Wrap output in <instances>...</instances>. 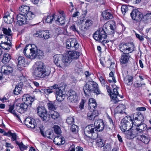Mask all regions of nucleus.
<instances>
[{
    "mask_svg": "<svg viewBox=\"0 0 151 151\" xmlns=\"http://www.w3.org/2000/svg\"><path fill=\"white\" fill-rule=\"evenodd\" d=\"M85 96L88 97L91 96V93L93 92L98 95L100 94V91L98 87V85L93 81H90L87 83L83 87Z\"/></svg>",
    "mask_w": 151,
    "mask_h": 151,
    "instance_id": "nucleus-1",
    "label": "nucleus"
},
{
    "mask_svg": "<svg viewBox=\"0 0 151 151\" xmlns=\"http://www.w3.org/2000/svg\"><path fill=\"white\" fill-rule=\"evenodd\" d=\"M24 55L27 58L30 59H34L38 55V48L34 44L26 45L23 51Z\"/></svg>",
    "mask_w": 151,
    "mask_h": 151,
    "instance_id": "nucleus-2",
    "label": "nucleus"
},
{
    "mask_svg": "<svg viewBox=\"0 0 151 151\" xmlns=\"http://www.w3.org/2000/svg\"><path fill=\"white\" fill-rule=\"evenodd\" d=\"M53 58L55 63L58 67L61 68L65 69L69 65V61H67L66 56L64 58L61 54H56L54 55Z\"/></svg>",
    "mask_w": 151,
    "mask_h": 151,
    "instance_id": "nucleus-3",
    "label": "nucleus"
},
{
    "mask_svg": "<svg viewBox=\"0 0 151 151\" xmlns=\"http://www.w3.org/2000/svg\"><path fill=\"white\" fill-rule=\"evenodd\" d=\"M66 86V85L63 84V85L61 86H59L57 84L54 85L52 86L53 89L55 90V93L58 101H62L65 98V89Z\"/></svg>",
    "mask_w": 151,
    "mask_h": 151,
    "instance_id": "nucleus-4",
    "label": "nucleus"
},
{
    "mask_svg": "<svg viewBox=\"0 0 151 151\" xmlns=\"http://www.w3.org/2000/svg\"><path fill=\"white\" fill-rule=\"evenodd\" d=\"M133 123L132 119L130 116H126L122 120L121 124L120 125V128L122 132L127 131V133L132 128Z\"/></svg>",
    "mask_w": 151,
    "mask_h": 151,
    "instance_id": "nucleus-5",
    "label": "nucleus"
},
{
    "mask_svg": "<svg viewBox=\"0 0 151 151\" xmlns=\"http://www.w3.org/2000/svg\"><path fill=\"white\" fill-rule=\"evenodd\" d=\"M107 37L103 28L100 29L93 35V37L95 40L101 42L104 45L105 43L109 42V41L105 40Z\"/></svg>",
    "mask_w": 151,
    "mask_h": 151,
    "instance_id": "nucleus-6",
    "label": "nucleus"
},
{
    "mask_svg": "<svg viewBox=\"0 0 151 151\" xmlns=\"http://www.w3.org/2000/svg\"><path fill=\"white\" fill-rule=\"evenodd\" d=\"M50 73V70L46 68L43 63L38 62V77L43 78L48 76Z\"/></svg>",
    "mask_w": 151,
    "mask_h": 151,
    "instance_id": "nucleus-7",
    "label": "nucleus"
},
{
    "mask_svg": "<svg viewBox=\"0 0 151 151\" xmlns=\"http://www.w3.org/2000/svg\"><path fill=\"white\" fill-rule=\"evenodd\" d=\"M88 105L91 109V111H89L87 114V116L88 119L90 120H93L98 115V112L95 110L97 107V104L96 102L93 103L88 104Z\"/></svg>",
    "mask_w": 151,
    "mask_h": 151,
    "instance_id": "nucleus-8",
    "label": "nucleus"
},
{
    "mask_svg": "<svg viewBox=\"0 0 151 151\" xmlns=\"http://www.w3.org/2000/svg\"><path fill=\"white\" fill-rule=\"evenodd\" d=\"M38 115L41 120L46 122L50 119V114H47V111L43 106L38 107Z\"/></svg>",
    "mask_w": 151,
    "mask_h": 151,
    "instance_id": "nucleus-9",
    "label": "nucleus"
},
{
    "mask_svg": "<svg viewBox=\"0 0 151 151\" xmlns=\"http://www.w3.org/2000/svg\"><path fill=\"white\" fill-rule=\"evenodd\" d=\"M133 46L131 43L121 44L119 47L120 51L123 53H129L133 50Z\"/></svg>",
    "mask_w": 151,
    "mask_h": 151,
    "instance_id": "nucleus-10",
    "label": "nucleus"
},
{
    "mask_svg": "<svg viewBox=\"0 0 151 151\" xmlns=\"http://www.w3.org/2000/svg\"><path fill=\"white\" fill-rule=\"evenodd\" d=\"M130 15L132 19L136 22H139L142 19V14L138 9H133L130 13Z\"/></svg>",
    "mask_w": 151,
    "mask_h": 151,
    "instance_id": "nucleus-11",
    "label": "nucleus"
},
{
    "mask_svg": "<svg viewBox=\"0 0 151 151\" xmlns=\"http://www.w3.org/2000/svg\"><path fill=\"white\" fill-rule=\"evenodd\" d=\"M66 44V48L68 49L72 47L76 49L79 47V45L76 40L75 38H70L67 40Z\"/></svg>",
    "mask_w": 151,
    "mask_h": 151,
    "instance_id": "nucleus-12",
    "label": "nucleus"
},
{
    "mask_svg": "<svg viewBox=\"0 0 151 151\" xmlns=\"http://www.w3.org/2000/svg\"><path fill=\"white\" fill-rule=\"evenodd\" d=\"M110 96L113 99L112 102L114 104L117 103L119 101L118 97H120L122 98H123L122 96H121L119 95L117 88H115L113 89V92H111L110 93Z\"/></svg>",
    "mask_w": 151,
    "mask_h": 151,
    "instance_id": "nucleus-13",
    "label": "nucleus"
},
{
    "mask_svg": "<svg viewBox=\"0 0 151 151\" xmlns=\"http://www.w3.org/2000/svg\"><path fill=\"white\" fill-rule=\"evenodd\" d=\"M95 128L93 124H91L86 126L84 130V133L86 136L92 137V136L94 133Z\"/></svg>",
    "mask_w": 151,
    "mask_h": 151,
    "instance_id": "nucleus-14",
    "label": "nucleus"
},
{
    "mask_svg": "<svg viewBox=\"0 0 151 151\" xmlns=\"http://www.w3.org/2000/svg\"><path fill=\"white\" fill-rule=\"evenodd\" d=\"M24 123L28 128L35 129L37 127V124L34 119H31L30 117H27L24 121Z\"/></svg>",
    "mask_w": 151,
    "mask_h": 151,
    "instance_id": "nucleus-15",
    "label": "nucleus"
},
{
    "mask_svg": "<svg viewBox=\"0 0 151 151\" xmlns=\"http://www.w3.org/2000/svg\"><path fill=\"white\" fill-rule=\"evenodd\" d=\"M93 126L95 128V131L99 132L102 131L104 127L103 122L100 119L95 121Z\"/></svg>",
    "mask_w": 151,
    "mask_h": 151,
    "instance_id": "nucleus-16",
    "label": "nucleus"
},
{
    "mask_svg": "<svg viewBox=\"0 0 151 151\" xmlns=\"http://www.w3.org/2000/svg\"><path fill=\"white\" fill-rule=\"evenodd\" d=\"M68 54V55L66 57L67 61H69V63L71 62L72 59L78 58L80 55V53L75 51H69Z\"/></svg>",
    "mask_w": 151,
    "mask_h": 151,
    "instance_id": "nucleus-17",
    "label": "nucleus"
},
{
    "mask_svg": "<svg viewBox=\"0 0 151 151\" xmlns=\"http://www.w3.org/2000/svg\"><path fill=\"white\" fill-rule=\"evenodd\" d=\"M133 119H132V121H133L134 123H137V122L139 121L142 122L144 119V117L143 115L141 112H136L133 114L132 116Z\"/></svg>",
    "mask_w": 151,
    "mask_h": 151,
    "instance_id": "nucleus-18",
    "label": "nucleus"
},
{
    "mask_svg": "<svg viewBox=\"0 0 151 151\" xmlns=\"http://www.w3.org/2000/svg\"><path fill=\"white\" fill-rule=\"evenodd\" d=\"M68 101L72 103H75L78 100V96L76 93L74 91H70L69 96L67 98Z\"/></svg>",
    "mask_w": 151,
    "mask_h": 151,
    "instance_id": "nucleus-19",
    "label": "nucleus"
},
{
    "mask_svg": "<svg viewBox=\"0 0 151 151\" xmlns=\"http://www.w3.org/2000/svg\"><path fill=\"white\" fill-rule=\"evenodd\" d=\"M40 129L41 135L43 137L47 136L50 139L53 138V132L51 131L49 132L47 131L46 132H45L44 128L43 126L41 125L40 127Z\"/></svg>",
    "mask_w": 151,
    "mask_h": 151,
    "instance_id": "nucleus-20",
    "label": "nucleus"
},
{
    "mask_svg": "<svg viewBox=\"0 0 151 151\" xmlns=\"http://www.w3.org/2000/svg\"><path fill=\"white\" fill-rule=\"evenodd\" d=\"M38 37L47 40L50 37L51 34L49 30H39V32H38Z\"/></svg>",
    "mask_w": 151,
    "mask_h": 151,
    "instance_id": "nucleus-21",
    "label": "nucleus"
},
{
    "mask_svg": "<svg viewBox=\"0 0 151 151\" xmlns=\"http://www.w3.org/2000/svg\"><path fill=\"white\" fill-rule=\"evenodd\" d=\"M17 22L20 25L26 24L27 21H26V17L23 14H19L17 16Z\"/></svg>",
    "mask_w": 151,
    "mask_h": 151,
    "instance_id": "nucleus-22",
    "label": "nucleus"
},
{
    "mask_svg": "<svg viewBox=\"0 0 151 151\" xmlns=\"http://www.w3.org/2000/svg\"><path fill=\"white\" fill-rule=\"evenodd\" d=\"M18 69L19 70H21L24 69L25 67V59L23 57L20 56L18 58Z\"/></svg>",
    "mask_w": 151,
    "mask_h": 151,
    "instance_id": "nucleus-23",
    "label": "nucleus"
},
{
    "mask_svg": "<svg viewBox=\"0 0 151 151\" xmlns=\"http://www.w3.org/2000/svg\"><path fill=\"white\" fill-rule=\"evenodd\" d=\"M35 98V97H32L29 95L25 94L23 96L22 100L23 101L27 103L29 106H31L32 103L34 100Z\"/></svg>",
    "mask_w": 151,
    "mask_h": 151,
    "instance_id": "nucleus-24",
    "label": "nucleus"
},
{
    "mask_svg": "<svg viewBox=\"0 0 151 151\" xmlns=\"http://www.w3.org/2000/svg\"><path fill=\"white\" fill-rule=\"evenodd\" d=\"M111 22L112 24H109L108 22H107L105 24L104 26H106L108 25L109 26V25L110 29L111 31V32H109L108 33L109 34L111 35L114 34L113 36H114L115 34L117 35L118 34L117 32L115 31V29L116 28V26L114 24V21H112Z\"/></svg>",
    "mask_w": 151,
    "mask_h": 151,
    "instance_id": "nucleus-25",
    "label": "nucleus"
},
{
    "mask_svg": "<svg viewBox=\"0 0 151 151\" xmlns=\"http://www.w3.org/2000/svg\"><path fill=\"white\" fill-rule=\"evenodd\" d=\"M130 57V56L129 53H123L121 57L120 60L121 63L123 64L127 63Z\"/></svg>",
    "mask_w": 151,
    "mask_h": 151,
    "instance_id": "nucleus-26",
    "label": "nucleus"
},
{
    "mask_svg": "<svg viewBox=\"0 0 151 151\" xmlns=\"http://www.w3.org/2000/svg\"><path fill=\"white\" fill-rule=\"evenodd\" d=\"M12 40V37H10L9 39L8 40L9 42H6L3 43L0 45L1 47L3 49L8 50L10 49L11 47V41Z\"/></svg>",
    "mask_w": 151,
    "mask_h": 151,
    "instance_id": "nucleus-27",
    "label": "nucleus"
},
{
    "mask_svg": "<svg viewBox=\"0 0 151 151\" xmlns=\"http://www.w3.org/2000/svg\"><path fill=\"white\" fill-rule=\"evenodd\" d=\"M137 129H132L130 132L129 131L126 133V136L127 138L131 139L136 137L137 136Z\"/></svg>",
    "mask_w": 151,
    "mask_h": 151,
    "instance_id": "nucleus-28",
    "label": "nucleus"
},
{
    "mask_svg": "<svg viewBox=\"0 0 151 151\" xmlns=\"http://www.w3.org/2000/svg\"><path fill=\"white\" fill-rule=\"evenodd\" d=\"M13 68L11 66L4 65L2 67L1 71L4 74L8 75L12 73L13 71Z\"/></svg>",
    "mask_w": 151,
    "mask_h": 151,
    "instance_id": "nucleus-29",
    "label": "nucleus"
},
{
    "mask_svg": "<svg viewBox=\"0 0 151 151\" xmlns=\"http://www.w3.org/2000/svg\"><path fill=\"white\" fill-rule=\"evenodd\" d=\"M53 142L55 145H63L65 142L64 139L60 136H58L55 137L54 138Z\"/></svg>",
    "mask_w": 151,
    "mask_h": 151,
    "instance_id": "nucleus-30",
    "label": "nucleus"
},
{
    "mask_svg": "<svg viewBox=\"0 0 151 151\" xmlns=\"http://www.w3.org/2000/svg\"><path fill=\"white\" fill-rule=\"evenodd\" d=\"M92 24V22L90 20H87L86 21L85 26L84 27V29H82L81 30L80 33L84 35L85 34V31L87 28L91 26Z\"/></svg>",
    "mask_w": 151,
    "mask_h": 151,
    "instance_id": "nucleus-31",
    "label": "nucleus"
},
{
    "mask_svg": "<svg viewBox=\"0 0 151 151\" xmlns=\"http://www.w3.org/2000/svg\"><path fill=\"white\" fill-rule=\"evenodd\" d=\"M55 16L56 17V19H55L56 23L58 22L61 25L65 24V20L64 16L61 15H59L58 16L55 15Z\"/></svg>",
    "mask_w": 151,
    "mask_h": 151,
    "instance_id": "nucleus-32",
    "label": "nucleus"
},
{
    "mask_svg": "<svg viewBox=\"0 0 151 151\" xmlns=\"http://www.w3.org/2000/svg\"><path fill=\"white\" fill-rule=\"evenodd\" d=\"M11 59V56L9 53H5L3 55L2 62L3 63L6 64L9 62Z\"/></svg>",
    "mask_w": 151,
    "mask_h": 151,
    "instance_id": "nucleus-33",
    "label": "nucleus"
},
{
    "mask_svg": "<svg viewBox=\"0 0 151 151\" xmlns=\"http://www.w3.org/2000/svg\"><path fill=\"white\" fill-rule=\"evenodd\" d=\"M103 18L105 20L111 19L113 18V15L107 11L103 12L102 13Z\"/></svg>",
    "mask_w": 151,
    "mask_h": 151,
    "instance_id": "nucleus-34",
    "label": "nucleus"
},
{
    "mask_svg": "<svg viewBox=\"0 0 151 151\" xmlns=\"http://www.w3.org/2000/svg\"><path fill=\"white\" fill-rule=\"evenodd\" d=\"M125 83L128 85H131L133 83V77L129 76H126L124 79Z\"/></svg>",
    "mask_w": 151,
    "mask_h": 151,
    "instance_id": "nucleus-35",
    "label": "nucleus"
},
{
    "mask_svg": "<svg viewBox=\"0 0 151 151\" xmlns=\"http://www.w3.org/2000/svg\"><path fill=\"white\" fill-rule=\"evenodd\" d=\"M29 7L25 5L21 6L19 8V11L23 13V14L25 15L27 13L29 12Z\"/></svg>",
    "mask_w": 151,
    "mask_h": 151,
    "instance_id": "nucleus-36",
    "label": "nucleus"
},
{
    "mask_svg": "<svg viewBox=\"0 0 151 151\" xmlns=\"http://www.w3.org/2000/svg\"><path fill=\"white\" fill-rule=\"evenodd\" d=\"M138 139L140 140L145 144H147L149 142L150 140L149 138L147 137H146L143 134L142 136H139Z\"/></svg>",
    "mask_w": 151,
    "mask_h": 151,
    "instance_id": "nucleus-37",
    "label": "nucleus"
},
{
    "mask_svg": "<svg viewBox=\"0 0 151 151\" xmlns=\"http://www.w3.org/2000/svg\"><path fill=\"white\" fill-rule=\"evenodd\" d=\"M96 145L98 147H101L104 145V141L100 137H97L96 141Z\"/></svg>",
    "mask_w": 151,
    "mask_h": 151,
    "instance_id": "nucleus-38",
    "label": "nucleus"
},
{
    "mask_svg": "<svg viewBox=\"0 0 151 151\" xmlns=\"http://www.w3.org/2000/svg\"><path fill=\"white\" fill-rule=\"evenodd\" d=\"M55 16V14H53L52 15H50L47 16L45 18L46 22L48 23H51L53 19L55 20L56 19Z\"/></svg>",
    "mask_w": 151,
    "mask_h": 151,
    "instance_id": "nucleus-39",
    "label": "nucleus"
},
{
    "mask_svg": "<svg viewBox=\"0 0 151 151\" xmlns=\"http://www.w3.org/2000/svg\"><path fill=\"white\" fill-rule=\"evenodd\" d=\"M108 119L110 124L108 125L106 127V129L108 131L112 130L113 128L114 127L115 125L114 123L110 116L108 117Z\"/></svg>",
    "mask_w": 151,
    "mask_h": 151,
    "instance_id": "nucleus-40",
    "label": "nucleus"
},
{
    "mask_svg": "<svg viewBox=\"0 0 151 151\" xmlns=\"http://www.w3.org/2000/svg\"><path fill=\"white\" fill-rule=\"evenodd\" d=\"M5 22L7 23L10 24L12 23L14 21V17L13 16L11 17L10 15L5 16L4 17Z\"/></svg>",
    "mask_w": 151,
    "mask_h": 151,
    "instance_id": "nucleus-41",
    "label": "nucleus"
},
{
    "mask_svg": "<svg viewBox=\"0 0 151 151\" xmlns=\"http://www.w3.org/2000/svg\"><path fill=\"white\" fill-rule=\"evenodd\" d=\"M22 89V85L19 84L17 85L14 90V93L16 95L19 94Z\"/></svg>",
    "mask_w": 151,
    "mask_h": 151,
    "instance_id": "nucleus-42",
    "label": "nucleus"
},
{
    "mask_svg": "<svg viewBox=\"0 0 151 151\" xmlns=\"http://www.w3.org/2000/svg\"><path fill=\"white\" fill-rule=\"evenodd\" d=\"M2 30L4 34L9 36L8 37L9 38V39L10 37H12V31L9 28L7 29L4 27L2 28Z\"/></svg>",
    "mask_w": 151,
    "mask_h": 151,
    "instance_id": "nucleus-43",
    "label": "nucleus"
},
{
    "mask_svg": "<svg viewBox=\"0 0 151 151\" xmlns=\"http://www.w3.org/2000/svg\"><path fill=\"white\" fill-rule=\"evenodd\" d=\"M33 76L35 79L38 77V65L36 64L34 65L33 67Z\"/></svg>",
    "mask_w": 151,
    "mask_h": 151,
    "instance_id": "nucleus-44",
    "label": "nucleus"
},
{
    "mask_svg": "<svg viewBox=\"0 0 151 151\" xmlns=\"http://www.w3.org/2000/svg\"><path fill=\"white\" fill-rule=\"evenodd\" d=\"M47 106L49 110L54 111V110L56 109L55 102L54 101H49L47 104Z\"/></svg>",
    "mask_w": 151,
    "mask_h": 151,
    "instance_id": "nucleus-45",
    "label": "nucleus"
},
{
    "mask_svg": "<svg viewBox=\"0 0 151 151\" xmlns=\"http://www.w3.org/2000/svg\"><path fill=\"white\" fill-rule=\"evenodd\" d=\"M15 106L14 105H9V109L8 111L10 113H11L14 115H15L18 118H19V116L17 114L15 111L14 110Z\"/></svg>",
    "mask_w": 151,
    "mask_h": 151,
    "instance_id": "nucleus-46",
    "label": "nucleus"
},
{
    "mask_svg": "<svg viewBox=\"0 0 151 151\" xmlns=\"http://www.w3.org/2000/svg\"><path fill=\"white\" fill-rule=\"evenodd\" d=\"M50 113L51 117L53 119H58L60 116L59 114L57 111H52Z\"/></svg>",
    "mask_w": 151,
    "mask_h": 151,
    "instance_id": "nucleus-47",
    "label": "nucleus"
},
{
    "mask_svg": "<svg viewBox=\"0 0 151 151\" xmlns=\"http://www.w3.org/2000/svg\"><path fill=\"white\" fill-rule=\"evenodd\" d=\"M135 125L137 126V129L140 132H142L146 128V125L144 124L138 125L137 123L135 124Z\"/></svg>",
    "mask_w": 151,
    "mask_h": 151,
    "instance_id": "nucleus-48",
    "label": "nucleus"
},
{
    "mask_svg": "<svg viewBox=\"0 0 151 151\" xmlns=\"http://www.w3.org/2000/svg\"><path fill=\"white\" fill-rule=\"evenodd\" d=\"M9 40V38L6 35H0V45L3 43L6 42H8Z\"/></svg>",
    "mask_w": 151,
    "mask_h": 151,
    "instance_id": "nucleus-49",
    "label": "nucleus"
},
{
    "mask_svg": "<svg viewBox=\"0 0 151 151\" xmlns=\"http://www.w3.org/2000/svg\"><path fill=\"white\" fill-rule=\"evenodd\" d=\"M142 20L145 22L147 21L151 20V12L148 13L144 16H143Z\"/></svg>",
    "mask_w": 151,
    "mask_h": 151,
    "instance_id": "nucleus-50",
    "label": "nucleus"
},
{
    "mask_svg": "<svg viewBox=\"0 0 151 151\" xmlns=\"http://www.w3.org/2000/svg\"><path fill=\"white\" fill-rule=\"evenodd\" d=\"M15 108L18 112L20 113H23V110L22 109V104L17 103L15 105Z\"/></svg>",
    "mask_w": 151,
    "mask_h": 151,
    "instance_id": "nucleus-51",
    "label": "nucleus"
},
{
    "mask_svg": "<svg viewBox=\"0 0 151 151\" xmlns=\"http://www.w3.org/2000/svg\"><path fill=\"white\" fill-rule=\"evenodd\" d=\"M78 126L75 124L72 125L70 128V130L74 134H76L78 132Z\"/></svg>",
    "mask_w": 151,
    "mask_h": 151,
    "instance_id": "nucleus-52",
    "label": "nucleus"
},
{
    "mask_svg": "<svg viewBox=\"0 0 151 151\" xmlns=\"http://www.w3.org/2000/svg\"><path fill=\"white\" fill-rule=\"evenodd\" d=\"M75 70L78 73H80L82 71V67L80 63H79V64H77L76 65L75 67Z\"/></svg>",
    "mask_w": 151,
    "mask_h": 151,
    "instance_id": "nucleus-53",
    "label": "nucleus"
},
{
    "mask_svg": "<svg viewBox=\"0 0 151 151\" xmlns=\"http://www.w3.org/2000/svg\"><path fill=\"white\" fill-rule=\"evenodd\" d=\"M25 16L26 18V21L31 19L34 17V14L31 12H28L26 14Z\"/></svg>",
    "mask_w": 151,
    "mask_h": 151,
    "instance_id": "nucleus-54",
    "label": "nucleus"
},
{
    "mask_svg": "<svg viewBox=\"0 0 151 151\" xmlns=\"http://www.w3.org/2000/svg\"><path fill=\"white\" fill-rule=\"evenodd\" d=\"M55 132L57 134H60L61 133V129L58 125H54L53 127Z\"/></svg>",
    "mask_w": 151,
    "mask_h": 151,
    "instance_id": "nucleus-55",
    "label": "nucleus"
},
{
    "mask_svg": "<svg viewBox=\"0 0 151 151\" xmlns=\"http://www.w3.org/2000/svg\"><path fill=\"white\" fill-rule=\"evenodd\" d=\"M29 106L28 104L26 102H24L22 103V109L23 110V113L27 110L28 106Z\"/></svg>",
    "mask_w": 151,
    "mask_h": 151,
    "instance_id": "nucleus-56",
    "label": "nucleus"
},
{
    "mask_svg": "<svg viewBox=\"0 0 151 151\" xmlns=\"http://www.w3.org/2000/svg\"><path fill=\"white\" fill-rule=\"evenodd\" d=\"M74 120L73 118L72 117H69L67 118L66 121L68 124H71L74 123Z\"/></svg>",
    "mask_w": 151,
    "mask_h": 151,
    "instance_id": "nucleus-57",
    "label": "nucleus"
},
{
    "mask_svg": "<svg viewBox=\"0 0 151 151\" xmlns=\"http://www.w3.org/2000/svg\"><path fill=\"white\" fill-rule=\"evenodd\" d=\"M111 147L109 144H107L104 147V150L105 151H111Z\"/></svg>",
    "mask_w": 151,
    "mask_h": 151,
    "instance_id": "nucleus-58",
    "label": "nucleus"
},
{
    "mask_svg": "<svg viewBox=\"0 0 151 151\" xmlns=\"http://www.w3.org/2000/svg\"><path fill=\"white\" fill-rule=\"evenodd\" d=\"M44 56V52L42 50H38V59H42L43 58Z\"/></svg>",
    "mask_w": 151,
    "mask_h": 151,
    "instance_id": "nucleus-59",
    "label": "nucleus"
},
{
    "mask_svg": "<svg viewBox=\"0 0 151 151\" xmlns=\"http://www.w3.org/2000/svg\"><path fill=\"white\" fill-rule=\"evenodd\" d=\"M121 10L123 13L125 14L127 11L128 10V8L126 5H122L121 8Z\"/></svg>",
    "mask_w": 151,
    "mask_h": 151,
    "instance_id": "nucleus-60",
    "label": "nucleus"
},
{
    "mask_svg": "<svg viewBox=\"0 0 151 151\" xmlns=\"http://www.w3.org/2000/svg\"><path fill=\"white\" fill-rule=\"evenodd\" d=\"M99 79L102 85L104 86H105L106 82L104 77L102 76H100L99 78Z\"/></svg>",
    "mask_w": 151,
    "mask_h": 151,
    "instance_id": "nucleus-61",
    "label": "nucleus"
},
{
    "mask_svg": "<svg viewBox=\"0 0 151 151\" xmlns=\"http://www.w3.org/2000/svg\"><path fill=\"white\" fill-rule=\"evenodd\" d=\"M10 135L12 137V141L16 140L17 136L15 133H10Z\"/></svg>",
    "mask_w": 151,
    "mask_h": 151,
    "instance_id": "nucleus-62",
    "label": "nucleus"
},
{
    "mask_svg": "<svg viewBox=\"0 0 151 151\" xmlns=\"http://www.w3.org/2000/svg\"><path fill=\"white\" fill-rule=\"evenodd\" d=\"M85 102V100L83 99H82L79 106V108L81 109H83Z\"/></svg>",
    "mask_w": 151,
    "mask_h": 151,
    "instance_id": "nucleus-63",
    "label": "nucleus"
},
{
    "mask_svg": "<svg viewBox=\"0 0 151 151\" xmlns=\"http://www.w3.org/2000/svg\"><path fill=\"white\" fill-rule=\"evenodd\" d=\"M45 93L48 94L50 93L53 92L52 89L51 88L45 89L44 91Z\"/></svg>",
    "mask_w": 151,
    "mask_h": 151,
    "instance_id": "nucleus-64",
    "label": "nucleus"
}]
</instances>
